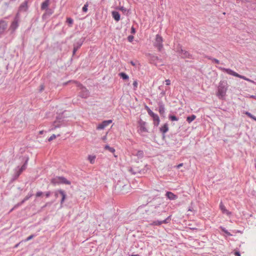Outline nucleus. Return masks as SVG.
I'll return each instance as SVG.
<instances>
[{
    "label": "nucleus",
    "mask_w": 256,
    "mask_h": 256,
    "mask_svg": "<svg viewBox=\"0 0 256 256\" xmlns=\"http://www.w3.org/2000/svg\"><path fill=\"white\" fill-rule=\"evenodd\" d=\"M157 200L158 204L150 205L152 207L154 208V210H152V212L155 216L162 215V213L166 212L164 207L161 206V204L162 203V198H157L156 196H154L152 198L150 197L148 200V203H151L153 200Z\"/></svg>",
    "instance_id": "obj_1"
},
{
    "label": "nucleus",
    "mask_w": 256,
    "mask_h": 256,
    "mask_svg": "<svg viewBox=\"0 0 256 256\" xmlns=\"http://www.w3.org/2000/svg\"><path fill=\"white\" fill-rule=\"evenodd\" d=\"M228 86L227 82L226 81H220L219 83L216 96L218 98L223 100L224 99L226 92L228 90Z\"/></svg>",
    "instance_id": "obj_2"
},
{
    "label": "nucleus",
    "mask_w": 256,
    "mask_h": 256,
    "mask_svg": "<svg viewBox=\"0 0 256 256\" xmlns=\"http://www.w3.org/2000/svg\"><path fill=\"white\" fill-rule=\"evenodd\" d=\"M78 86L80 88L79 96L84 98H88L90 96L89 91L82 84H78Z\"/></svg>",
    "instance_id": "obj_3"
},
{
    "label": "nucleus",
    "mask_w": 256,
    "mask_h": 256,
    "mask_svg": "<svg viewBox=\"0 0 256 256\" xmlns=\"http://www.w3.org/2000/svg\"><path fill=\"white\" fill-rule=\"evenodd\" d=\"M52 184L56 185V184H70V182L68 180L64 177H56L55 178H52L51 180Z\"/></svg>",
    "instance_id": "obj_4"
},
{
    "label": "nucleus",
    "mask_w": 256,
    "mask_h": 256,
    "mask_svg": "<svg viewBox=\"0 0 256 256\" xmlns=\"http://www.w3.org/2000/svg\"><path fill=\"white\" fill-rule=\"evenodd\" d=\"M162 41V38L159 34H156L154 46L158 48L159 52H161L163 48Z\"/></svg>",
    "instance_id": "obj_5"
},
{
    "label": "nucleus",
    "mask_w": 256,
    "mask_h": 256,
    "mask_svg": "<svg viewBox=\"0 0 256 256\" xmlns=\"http://www.w3.org/2000/svg\"><path fill=\"white\" fill-rule=\"evenodd\" d=\"M8 26V23L6 21L3 19L0 20V38L4 34Z\"/></svg>",
    "instance_id": "obj_6"
},
{
    "label": "nucleus",
    "mask_w": 256,
    "mask_h": 256,
    "mask_svg": "<svg viewBox=\"0 0 256 256\" xmlns=\"http://www.w3.org/2000/svg\"><path fill=\"white\" fill-rule=\"evenodd\" d=\"M177 52L180 56L182 58H192V55L190 54L188 52L183 50L181 47L178 49Z\"/></svg>",
    "instance_id": "obj_7"
},
{
    "label": "nucleus",
    "mask_w": 256,
    "mask_h": 256,
    "mask_svg": "<svg viewBox=\"0 0 256 256\" xmlns=\"http://www.w3.org/2000/svg\"><path fill=\"white\" fill-rule=\"evenodd\" d=\"M149 60L150 62L154 64L156 66L161 64L162 60L158 56L152 54H149Z\"/></svg>",
    "instance_id": "obj_8"
},
{
    "label": "nucleus",
    "mask_w": 256,
    "mask_h": 256,
    "mask_svg": "<svg viewBox=\"0 0 256 256\" xmlns=\"http://www.w3.org/2000/svg\"><path fill=\"white\" fill-rule=\"evenodd\" d=\"M146 170L145 168L140 169L139 168V167L136 166L134 168H130L129 169V172H131L133 174H144Z\"/></svg>",
    "instance_id": "obj_9"
},
{
    "label": "nucleus",
    "mask_w": 256,
    "mask_h": 256,
    "mask_svg": "<svg viewBox=\"0 0 256 256\" xmlns=\"http://www.w3.org/2000/svg\"><path fill=\"white\" fill-rule=\"evenodd\" d=\"M171 220V216H168L166 219L162 220H155L152 222V223L150 224L151 226H160L162 224H168V223Z\"/></svg>",
    "instance_id": "obj_10"
},
{
    "label": "nucleus",
    "mask_w": 256,
    "mask_h": 256,
    "mask_svg": "<svg viewBox=\"0 0 256 256\" xmlns=\"http://www.w3.org/2000/svg\"><path fill=\"white\" fill-rule=\"evenodd\" d=\"M85 38H82L74 44V49L72 52L73 55H74L76 52L80 48Z\"/></svg>",
    "instance_id": "obj_11"
},
{
    "label": "nucleus",
    "mask_w": 256,
    "mask_h": 256,
    "mask_svg": "<svg viewBox=\"0 0 256 256\" xmlns=\"http://www.w3.org/2000/svg\"><path fill=\"white\" fill-rule=\"evenodd\" d=\"M138 125H139V131L140 132H148V130L146 127V122L143 121L142 120H140L138 121Z\"/></svg>",
    "instance_id": "obj_12"
},
{
    "label": "nucleus",
    "mask_w": 256,
    "mask_h": 256,
    "mask_svg": "<svg viewBox=\"0 0 256 256\" xmlns=\"http://www.w3.org/2000/svg\"><path fill=\"white\" fill-rule=\"evenodd\" d=\"M29 0H24L18 8V12H26L28 10V2Z\"/></svg>",
    "instance_id": "obj_13"
},
{
    "label": "nucleus",
    "mask_w": 256,
    "mask_h": 256,
    "mask_svg": "<svg viewBox=\"0 0 256 256\" xmlns=\"http://www.w3.org/2000/svg\"><path fill=\"white\" fill-rule=\"evenodd\" d=\"M112 122V120H106L100 124L96 128L97 130H103Z\"/></svg>",
    "instance_id": "obj_14"
},
{
    "label": "nucleus",
    "mask_w": 256,
    "mask_h": 256,
    "mask_svg": "<svg viewBox=\"0 0 256 256\" xmlns=\"http://www.w3.org/2000/svg\"><path fill=\"white\" fill-rule=\"evenodd\" d=\"M219 69H220V70H222V71H223L224 72H226L227 74H229L230 75H232V76H236V77H238V74L236 72L233 71L231 69L226 68H222V67H220Z\"/></svg>",
    "instance_id": "obj_15"
},
{
    "label": "nucleus",
    "mask_w": 256,
    "mask_h": 256,
    "mask_svg": "<svg viewBox=\"0 0 256 256\" xmlns=\"http://www.w3.org/2000/svg\"><path fill=\"white\" fill-rule=\"evenodd\" d=\"M158 112L161 116H164V114L165 113V107L164 104L162 102H159L158 103Z\"/></svg>",
    "instance_id": "obj_16"
},
{
    "label": "nucleus",
    "mask_w": 256,
    "mask_h": 256,
    "mask_svg": "<svg viewBox=\"0 0 256 256\" xmlns=\"http://www.w3.org/2000/svg\"><path fill=\"white\" fill-rule=\"evenodd\" d=\"M168 130V124L166 123L160 128V132L162 134L163 138H164V134Z\"/></svg>",
    "instance_id": "obj_17"
},
{
    "label": "nucleus",
    "mask_w": 256,
    "mask_h": 256,
    "mask_svg": "<svg viewBox=\"0 0 256 256\" xmlns=\"http://www.w3.org/2000/svg\"><path fill=\"white\" fill-rule=\"evenodd\" d=\"M22 172L20 169V167L18 166L16 168L14 169V174L13 176V180H16L20 175L22 174Z\"/></svg>",
    "instance_id": "obj_18"
},
{
    "label": "nucleus",
    "mask_w": 256,
    "mask_h": 256,
    "mask_svg": "<svg viewBox=\"0 0 256 256\" xmlns=\"http://www.w3.org/2000/svg\"><path fill=\"white\" fill-rule=\"evenodd\" d=\"M166 196L170 200H175L178 198V196L170 192H167Z\"/></svg>",
    "instance_id": "obj_19"
},
{
    "label": "nucleus",
    "mask_w": 256,
    "mask_h": 256,
    "mask_svg": "<svg viewBox=\"0 0 256 256\" xmlns=\"http://www.w3.org/2000/svg\"><path fill=\"white\" fill-rule=\"evenodd\" d=\"M18 26V20L16 18H15L14 20L12 22L10 26V29L12 31H14Z\"/></svg>",
    "instance_id": "obj_20"
},
{
    "label": "nucleus",
    "mask_w": 256,
    "mask_h": 256,
    "mask_svg": "<svg viewBox=\"0 0 256 256\" xmlns=\"http://www.w3.org/2000/svg\"><path fill=\"white\" fill-rule=\"evenodd\" d=\"M112 16L114 19L116 21L118 22L120 20V13L117 11H112Z\"/></svg>",
    "instance_id": "obj_21"
},
{
    "label": "nucleus",
    "mask_w": 256,
    "mask_h": 256,
    "mask_svg": "<svg viewBox=\"0 0 256 256\" xmlns=\"http://www.w3.org/2000/svg\"><path fill=\"white\" fill-rule=\"evenodd\" d=\"M152 117L154 120V124L155 126H158L160 122L159 116L157 114H154Z\"/></svg>",
    "instance_id": "obj_22"
},
{
    "label": "nucleus",
    "mask_w": 256,
    "mask_h": 256,
    "mask_svg": "<svg viewBox=\"0 0 256 256\" xmlns=\"http://www.w3.org/2000/svg\"><path fill=\"white\" fill-rule=\"evenodd\" d=\"M45 10V12L42 15L43 18H46L48 16H50L54 12V10L50 8H48L47 9Z\"/></svg>",
    "instance_id": "obj_23"
},
{
    "label": "nucleus",
    "mask_w": 256,
    "mask_h": 256,
    "mask_svg": "<svg viewBox=\"0 0 256 256\" xmlns=\"http://www.w3.org/2000/svg\"><path fill=\"white\" fill-rule=\"evenodd\" d=\"M50 0H45L41 4V10H45L48 8Z\"/></svg>",
    "instance_id": "obj_24"
},
{
    "label": "nucleus",
    "mask_w": 256,
    "mask_h": 256,
    "mask_svg": "<svg viewBox=\"0 0 256 256\" xmlns=\"http://www.w3.org/2000/svg\"><path fill=\"white\" fill-rule=\"evenodd\" d=\"M59 193L60 194V195L62 196V199H61V200H60V204H62L64 202L65 200V199L66 198V192L64 190H59Z\"/></svg>",
    "instance_id": "obj_25"
},
{
    "label": "nucleus",
    "mask_w": 256,
    "mask_h": 256,
    "mask_svg": "<svg viewBox=\"0 0 256 256\" xmlns=\"http://www.w3.org/2000/svg\"><path fill=\"white\" fill-rule=\"evenodd\" d=\"M220 208L222 211V213L226 214L227 215H230V212H229L225 208L222 202H220Z\"/></svg>",
    "instance_id": "obj_26"
},
{
    "label": "nucleus",
    "mask_w": 256,
    "mask_h": 256,
    "mask_svg": "<svg viewBox=\"0 0 256 256\" xmlns=\"http://www.w3.org/2000/svg\"><path fill=\"white\" fill-rule=\"evenodd\" d=\"M196 118V116L194 114H192L191 116H190L186 118V121L188 123H190L192 122L195 118Z\"/></svg>",
    "instance_id": "obj_27"
},
{
    "label": "nucleus",
    "mask_w": 256,
    "mask_h": 256,
    "mask_svg": "<svg viewBox=\"0 0 256 256\" xmlns=\"http://www.w3.org/2000/svg\"><path fill=\"white\" fill-rule=\"evenodd\" d=\"M119 76L121 78H122L124 80H128L129 77L128 75L124 72H120L119 74Z\"/></svg>",
    "instance_id": "obj_28"
},
{
    "label": "nucleus",
    "mask_w": 256,
    "mask_h": 256,
    "mask_svg": "<svg viewBox=\"0 0 256 256\" xmlns=\"http://www.w3.org/2000/svg\"><path fill=\"white\" fill-rule=\"evenodd\" d=\"M28 158H27L24 164L20 168V169L21 170V171L23 172L24 170H26V168L27 164H28Z\"/></svg>",
    "instance_id": "obj_29"
},
{
    "label": "nucleus",
    "mask_w": 256,
    "mask_h": 256,
    "mask_svg": "<svg viewBox=\"0 0 256 256\" xmlns=\"http://www.w3.org/2000/svg\"><path fill=\"white\" fill-rule=\"evenodd\" d=\"M104 149L108 150L110 152L114 153L115 152L114 148L110 147L108 145H106Z\"/></svg>",
    "instance_id": "obj_30"
},
{
    "label": "nucleus",
    "mask_w": 256,
    "mask_h": 256,
    "mask_svg": "<svg viewBox=\"0 0 256 256\" xmlns=\"http://www.w3.org/2000/svg\"><path fill=\"white\" fill-rule=\"evenodd\" d=\"M66 22L70 26H72L74 23V20L71 18H67Z\"/></svg>",
    "instance_id": "obj_31"
},
{
    "label": "nucleus",
    "mask_w": 256,
    "mask_h": 256,
    "mask_svg": "<svg viewBox=\"0 0 256 256\" xmlns=\"http://www.w3.org/2000/svg\"><path fill=\"white\" fill-rule=\"evenodd\" d=\"M238 78H242V79H243L244 80H246V81H248V82H254L252 80H251L246 78V76H242V75H240L239 74H238Z\"/></svg>",
    "instance_id": "obj_32"
},
{
    "label": "nucleus",
    "mask_w": 256,
    "mask_h": 256,
    "mask_svg": "<svg viewBox=\"0 0 256 256\" xmlns=\"http://www.w3.org/2000/svg\"><path fill=\"white\" fill-rule=\"evenodd\" d=\"M136 156L139 158H142L144 156V152L142 150L138 151Z\"/></svg>",
    "instance_id": "obj_33"
},
{
    "label": "nucleus",
    "mask_w": 256,
    "mask_h": 256,
    "mask_svg": "<svg viewBox=\"0 0 256 256\" xmlns=\"http://www.w3.org/2000/svg\"><path fill=\"white\" fill-rule=\"evenodd\" d=\"M168 118L172 121H177L178 120V118L174 115H170Z\"/></svg>",
    "instance_id": "obj_34"
},
{
    "label": "nucleus",
    "mask_w": 256,
    "mask_h": 256,
    "mask_svg": "<svg viewBox=\"0 0 256 256\" xmlns=\"http://www.w3.org/2000/svg\"><path fill=\"white\" fill-rule=\"evenodd\" d=\"M220 228L222 230V231L224 232L227 235H228V236H232V234H230V232H229L224 228L220 226Z\"/></svg>",
    "instance_id": "obj_35"
},
{
    "label": "nucleus",
    "mask_w": 256,
    "mask_h": 256,
    "mask_svg": "<svg viewBox=\"0 0 256 256\" xmlns=\"http://www.w3.org/2000/svg\"><path fill=\"white\" fill-rule=\"evenodd\" d=\"M146 108L148 114L150 116H152L154 114V113L148 106H146Z\"/></svg>",
    "instance_id": "obj_36"
},
{
    "label": "nucleus",
    "mask_w": 256,
    "mask_h": 256,
    "mask_svg": "<svg viewBox=\"0 0 256 256\" xmlns=\"http://www.w3.org/2000/svg\"><path fill=\"white\" fill-rule=\"evenodd\" d=\"M95 158H96L95 156H88V160L91 164L94 163Z\"/></svg>",
    "instance_id": "obj_37"
},
{
    "label": "nucleus",
    "mask_w": 256,
    "mask_h": 256,
    "mask_svg": "<svg viewBox=\"0 0 256 256\" xmlns=\"http://www.w3.org/2000/svg\"><path fill=\"white\" fill-rule=\"evenodd\" d=\"M88 3L86 2L84 4V6L82 7V10L83 12H88Z\"/></svg>",
    "instance_id": "obj_38"
},
{
    "label": "nucleus",
    "mask_w": 256,
    "mask_h": 256,
    "mask_svg": "<svg viewBox=\"0 0 256 256\" xmlns=\"http://www.w3.org/2000/svg\"><path fill=\"white\" fill-rule=\"evenodd\" d=\"M56 138V136L54 134H53L48 139V140L49 142H50L52 140H53L55 139Z\"/></svg>",
    "instance_id": "obj_39"
},
{
    "label": "nucleus",
    "mask_w": 256,
    "mask_h": 256,
    "mask_svg": "<svg viewBox=\"0 0 256 256\" xmlns=\"http://www.w3.org/2000/svg\"><path fill=\"white\" fill-rule=\"evenodd\" d=\"M134 37L132 35H130L128 37V40L129 42H132L134 40Z\"/></svg>",
    "instance_id": "obj_40"
},
{
    "label": "nucleus",
    "mask_w": 256,
    "mask_h": 256,
    "mask_svg": "<svg viewBox=\"0 0 256 256\" xmlns=\"http://www.w3.org/2000/svg\"><path fill=\"white\" fill-rule=\"evenodd\" d=\"M22 204H20V202L18 203L17 204H16L14 206V208L10 210V212H12L16 208H18V206H20Z\"/></svg>",
    "instance_id": "obj_41"
},
{
    "label": "nucleus",
    "mask_w": 256,
    "mask_h": 256,
    "mask_svg": "<svg viewBox=\"0 0 256 256\" xmlns=\"http://www.w3.org/2000/svg\"><path fill=\"white\" fill-rule=\"evenodd\" d=\"M118 9L121 11H122V12H124L126 11V9L124 8V6H121L119 8H118Z\"/></svg>",
    "instance_id": "obj_42"
},
{
    "label": "nucleus",
    "mask_w": 256,
    "mask_h": 256,
    "mask_svg": "<svg viewBox=\"0 0 256 256\" xmlns=\"http://www.w3.org/2000/svg\"><path fill=\"white\" fill-rule=\"evenodd\" d=\"M133 86L134 90H136L138 87V82L136 80H134L133 82Z\"/></svg>",
    "instance_id": "obj_43"
},
{
    "label": "nucleus",
    "mask_w": 256,
    "mask_h": 256,
    "mask_svg": "<svg viewBox=\"0 0 256 256\" xmlns=\"http://www.w3.org/2000/svg\"><path fill=\"white\" fill-rule=\"evenodd\" d=\"M44 89V84H41L40 86V90H39V91L40 92H42V91H43Z\"/></svg>",
    "instance_id": "obj_44"
},
{
    "label": "nucleus",
    "mask_w": 256,
    "mask_h": 256,
    "mask_svg": "<svg viewBox=\"0 0 256 256\" xmlns=\"http://www.w3.org/2000/svg\"><path fill=\"white\" fill-rule=\"evenodd\" d=\"M54 128H59L60 126L58 124H57V122H54Z\"/></svg>",
    "instance_id": "obj_45"
},
{
    "label": "nucleus",
    "mask_w": 256,
    "mask_h": 256,
    "mask_svg": "<svg viewBox=\"0 0 256 256\" xmlns=\"http://www.w3.org/2000/svg\"><path fill=\"white\" fill-rule=\"evenodd\" d=\"M43 192H38L36 193V197L40 196L42 194Z\"/></svg>",
    "instance_id": "obj_46"
},
{
    "label": "nucleus",
    "mask_w": 256,
    "mask_h": 256,
    "mask_svg": "<svg viewBox=\"0 0 256 256\" xmlns=\"http://www.w3.org/2000/svg\"><path fill=\"white\" fill-rule=\"evenodd\" d=\"M130 32L132 34H134L136 32V29L134 27V26H132V28H131V32Z\"/></svg>",
    "instance_id": "obj_47"
},
{
    "label": "nucleus",
    "mask_w": 256,
    "mask_h": 256,
    "mask_svg": "<svg viewBox=\"0 0 256 256\" xmlns=\"http://www.w3.org/2000/svg\"><path fill=\"white\" fill-rule=\"evenodd\" d=\"M34 237V235L32 234L26 238V240L28 241V240H30L31 239H32Z\"/></svg>",
    "instance_id": "obj_48"
},
{
    "label": "nucleus",
    "mask_w": 256,
    "mask_h": 256,
    "mask_svg": "<svg viewBox=\"0 0 256 256\" xmlns=\"http://www.w3.org/2000/svg\"><path fill=\"white\" fill-rule=\"evenodd\" d=\"M212 62L216 64H220V61L214 58H212Z\"/></svg>",
    "instance_id": "obj_49"
},
{
    "label": "nucleus",
    "mask_w": 256,
    "mask_h": 256,
    "mask_svg": "<svg viewBox=\"0 0 256 256\" xmlns=\"http://www.w3.org/2000/svg\"><path fill=\"white\" fill-rule=\"evenodd\" d=\"M59 194H60L59 193V190H56L54 192V196L56 198L58 197Z\"/></svg>",
    "instance_id": "obj_50"
},
{
    "label": "nucleus",
    "mask_w": 256,
    "mask_h": 256,
    "mask_svg": "<svg viewBox=\"0 0 256 256\" xmlns=\"http://www.w3.org/2000/svg\"><path fill=\"white\" fill-rule=\"evenodd\" d=\"M165 82H166V85H167V86H169V85L170 84V80H168H168H165Z\"/></svg>",
    "instance_id": "obj_51"
},
{
    "label": "nucleus",
    "mask_w": 256,
    "mask_h": 256,
    "mask_svg": "<svg viewBox=\"0 0 256 256\" xmlns=\"http://www.w3.org/2000/svg\"><path fill=\"white\" fill-rule=\"evenodd\" d=\"M244 114L248 116L249 118H250L252 114H251L250 112H244Z\"/></svg>",
    "instance_id": "obj_52"
},
{
    "label": "nucleus",
    "mask_w": 256,
    "mask_h": 256,
    "mask_svg": "<svg viewBox=\"0 0 256 256\" xmlns=\"http://www.w3.org/2000/svg\"><path fill=\"white\" fill-rule=\"evenodd\" d=\"M51 194V192H47L46 193V198H48L50 196Z\"/></svg>",
    "instance_id": "obj_53"
},
{
    "label": "nucleus",
    "mask_w": 256,
    "mask_h": 256,
    "mask_svg": "<svg viewBox=\"0 0 256 256\" xmlns=\"http://www.w3.org/2000/svg\"><path fill=\"white\" fill-rule=\"evenodd\" d=\"M52 204V202H47L46 204L43 206V208H45L48 206H50Z\"/></svg>",
    "instance_id": "obj_54"
},
{
    "label": "nucleus",
    "mask_w": 256,
    "mask_h": 256,
    "mask_svg": "<svg viewBox=\"0 0 256 256\" xmlns=\"http://www.w3.org/2000/svg\"><path fill=\"white\" fill-rule=\"evenodd\" d=\"M234 254L236 256H240V253L239 252H234Z\"/></svg>",
    "instance_id": "obj_55"
},
{
    "label": "nucleus",
    "mask_w": 256,
    "mask_h": 256,
    "mask_svg": "<svg viewBox=\"0 0 256 256\" xmlns=\"http://www.w3.org/2000/svg\"><path fill=\"white\" fill-rule=\"evenodd\" d=\"M254 120H256V117L255 116H254V115L252 114L250 118Z\"/></svg>",
    "instance_id": "obj_56"
},
{
    "label": "nucleus",
    "mask_w": 256,
    "mask_h": 256,
    "mask_svg": "<svg viewBox=\"0 0 256 256\" xmlns=\"http://www.w3.org/2000/svg\"><path fill=\"white\" fill-rule=\"evenodd\" d=\"M254 120H256V117L255 116H254V115L252 114L250 118Z\"/></svg>",
    "instance_id": "obj_57"
},
{
    "label": "nucleus",
    "mask_w": 256,
    "mask_h": 256,
    "mask_svg": "<svg viewBox=\"0 0 256 256\" xmlns=\"http://www.w3.org/2000/svg\"><path fill=\"white\" fill-rule=\"evenodd\" d=\"M102 140L105 141L106 140V135L104 136H102Z\"/></svg>",
    "instance_id": "obj_58"
},
{
    "label": "nucleus",
    "mask_w": 256,
    "mask_h": 256,
    "mask_svg": "<svg viewBox=\"0 0 256 256\" xmlns=\"http://www.w3.org/2000/svg\"><path fill=\"white\" fill-rule=\"evenodd\" d=\"M183 166V164H182V163H181V164H179L178 165V166H176V168H180L181 166Z\"/></svg>",
    "instance_id": "obj_59"
},
{
    "label": "nucleus",
    "mask_w": 256,
    "mask_h": 256,
    "mask_svg": "<svg viewBox=\"0 0 256 256\" xmlns=\"http://www.w3.org/2000/svg\"><path fill=\"white\" fill-rule=\"evenodd\" d=\"M250 98L256 100V96L251 95L250 96Z\"/></svg>",
    "instance_id": "obj_60"
},
{
    "label": "nucleus",
    "mask_w": 256,
    "mask_h": 256,
    "mask_svg": "<svg viewBox=\"0 0 256 256\" xmlns=\"http://www.w3.org/2000/svg\"><path fill=\"white\" fill-rule=\"evenodd\" d=\"M130 63L133 66H136V63L134 62L133 61H130Z\"/></svg>",
    "instance_id": "obj_61"
},
{
    "label": "nucleus",
    "mask_w": 256,
    "mask_h": 256,
    "mask_svg": "<svg viewBox=\"0 0 256 256\" xmlns=\"http://www.w3.org/2000/svg\"><path fill=\"white\" fill-rule=\"evenodd\" d=\"M112 222L114 220H116V216H112Z\"/></svg>",
    "instance_id": "obj_62"
},
{
    "label": "nucleus",
    "mask_w": 256,
    "mask_h": 256,
    "mask_svg": "<svg viewBox=\"0 0 256 256\" xmlns=\"http://www.w3.org/2000/svg\"><path fill=\"white\" fill-rule=\"evenodd\" d=\"M25 202L26 200L24 199L20 202V204H22Z\"/></svg>",
    "instance_id": "obj_63"
},
{
    "label": "nucleus",
    "mask_w": 256,
    "mask_h": 256,
    "mask_svg": "<svg viewBox=\"0 0 256 256\" xmlns=\"http://www.w3.org/2000/svg\"><path fill=\"white\" fill-rule=\"evenodd\" d=\"M130 256H139L138 254H132Z\"/></svg>",
    "instance_id": "obj_64"
}]
</instances>
